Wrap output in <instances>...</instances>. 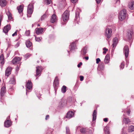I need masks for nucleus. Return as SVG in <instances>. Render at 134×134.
Returning a JSON list of instances; mask_svg holds the SVG:
<instances>
[{
	"instance_id": "864d4df0",
	"label": "nucleus",
	"mask_w": 134,
	"mask_h": 134,
	"mask_svg": "<svg viewBox=\"0 0 134 134\" xmlns=\"http://www.w3.org/2000/svg\"><path fill=\"white\" fill-rule=\"evenodd\" d=\"M101 0H96L97 3V4H99L100 3Z\"/></svg>"
},
{
	"instance_id": "774afa93",
	"label": "nucleus",
	"mask_w": 134,
	"mask_h": 134,
	"mask_svg": "<svg viewBox=\"0 0 134 134\" xmlns=\"http://www.w3.org/2000/svg\"><path fill=\"white\" fill-rule=\"evenodd\" d=\"M37 26H40V25L39 24H38L37 25Z\"/></svg>"
},
{
	"instance_id": "b1692460",
	"label": "nucleus",
	"mask_w": 134,
	"mask_h": 134,
	"mask_svg": "<svg viewBox=\"0 0 134 134\" xmlns=\"http://www.w3.org/2000/svg\"><path fill=\"white\" fill-rule=\"evenodd\" d=\"M6 1L5 0H0V5L2 7L6 5Z\"/></svg>"
},
{
	"instance_id": "e2e57ef3",
	"label": "nucleus",
	"mask_w": 134,
	"mask_h": 134,
	"mask_svg": "<svg viewBox=\"0 0 134 134\" xmlns=\"http://www.w3.org/2000/svg\"><path fill=\"white\" fill-rule=\"evenodd\" d=\"M107 51H103V54H105L106 53V52Z\"/></svg>"
},
{
	"instance_id": "bf43d9fd",
	"label": "nucleus",
	"mask_w": 134,
	"mask_h": 134,
	"mask_svg": "<svg viewBox=\"0 0 134 134\" xmlns=\"http://www.w3.org/2000/svg\"><path fill=\"white\" fill-rule=\"evenodd\" d=\"M85 58L86 60H88L89 58L88 57V56H87L85 57Z\"/></svg>"
},
{
	"instance_id": "4d7b16f0",
	"label": "nucleus",
	"mask_w": 134,
	"mask_h": 134,
	"mask_svg": "<svg viewBox=\"0 0 134 134\" xmlns=\"http://www.w3.org/2000/svg\"><path fill=\"white\" fill-rule=\"evenodd\" d=\"M49 116L48 115H46L45 118V120H47L49 118Z\"/></svg>"
},
{
	"instance_id": "6e6552de",
	"label": "nucleus",
	"mask_w": 134,
	"mask_h": 134,
	"mask_svg": "<svg viewBox=\"0 0 134 134\" xmlns=\"http://www.w3.org/2000/svg\"><path fill=\"white\" fill-rule=\"evenodd\" d=\"M74 116V113L72 111H69L67 113L66 117L68 119H70Z\"/></svg>"
},
{
	"instance_id": "2f4dec72",
	"label": "nucleus",
	"mask_w": 134,
	"mask_h": 134,
	"mask_svg": "<svg viewBox=\"0 0 134 134\" xmlns=\"http://www.w3.org/2000/svg\"><path fill=\"white\" fill-rule=\"evenodd\" d=\"M88 130V129L86 128H82L80 130L81 132L83 134L86 133Z\"/></svg>"
},
{
	"instance_id": "58836bf2",
	"label": "nucleus",
	"mask_w": 134,
	"mask_h": 134,
	"mask_svg": "<svg viewBox=\"0 0 134 134\" xmlns=\"http://www.w3.org/2000/svg\"><path fill=\"white\" fill-rule=\"evenodd\" d=\"M125 63L124 62H122L120 65V69H123L124 68L125 66Z\"/></svg>"
},
{
	"instance_id": "79ce46f5",
	"label": "nucleus",
	"mask_w": 134,
	"mask_h": 134,
	"mask_svg": "<svg viewBox=\"0 0 134 134\" xmlns=\"http://www.w3.org/2000/svg\"><path fill=\"white\" fill-rule=\"evenodd\" d=\"M25 35L27 36H29L30 35V31L29 30H27L25 33Z\"/></svg>"
},
{
	"instance_id": "0e129e2a",
	"label": "nucleus",
	"mask_w": 134,
	"mask_h": 134,
	"mask_svg": "<svg viewBox=\"0 0 134 134\" xmlns=\"http://www.w3.org/2000/svg\"><path fill=\"white\" fill-rule=\"evenodd\" d=\"M29 56V54H27L25 55V57H28Z\"/></svg>"
},
{
	"instance_id": "8fccbe9b",
	"label": "nucleus",
	"mask_w": 134,
	"mask_h": 134,
	"mask_svg": "<svg viewBox=\"0 0 134 134\" xmlns=\"http://www.w3.org/2000/svg\"><path fill=\"white\" fill-rule=\"evenodd\" d=\"M20 42H18L15 45V47H18L19 46L20 44Z\"/></svg>"
},
{
	"instance_id": "ddd939ff",
	"label": "nucleus",
	"mask_w": 134,
	"mask_h": 134,
	"mask_svg": "<svg viewBox=\"0 0 134 134\" xmlns=\"http://www.w3.org/2000/svg\"><path fill=\"white\" fill-rule=\"evenodd\" d=\"M75 100H72V98L71 97H69L68 99V100H67V104L69 106L73 104L74 102L75 101Z\"/></svg>"
},
{
	"instance_id": "a19ab883",
	"label": "nucleus",
	"mask_w": 134,
	"mask_h": 134,
	"mask_svg": "<svg viewBox=\"0 0 134 134\" xmlns=\"http://www.w3.org/2000/svg\"><path fill=\"white\" fill-rule=\"evenodd\" d=\"M44 1L47 3V5L50 4L51 2V0H44Z\"/></svg>"
},
{
	"instance_id": "c03bdc74",
	"label": "nucleus",
	"mask_w": 134,
	"mask_h": 134,
	"mask_svg": "<svg viewBox=\"0 0 134 134\" xmlns=\"http://www.w3.org/2000/svg\"><path fill=\"white\" fill-rule=\"evenodd\" d=\"M46 17V14H44L41 17V20H43L44 19V18Z\"/></svg>"
},
{
	"instance_id": "39448f33",
	"label": "nucleus",
	"mask_w": 134,
	"mask_h": 134,
	"mask_svg": "<svg viewBox=\"0 0 134 134\" xmlns=\"http://www.w3.org/2000/svg\"><path fill=\"white\" fill-rule=\"evenodd\" d=\"M105 35L108 38H109L111 36L112 32V30L110 28H109L108 27L106 28L105 30Z\"/></svg>"
},
{
	"instance_id": "6e6d98bb",
	"label": "nucleus",
	"mask_w": 134,
	"mask_h": 134,
	"mask_svg": "<svg viewBox=\"0 0 134 134\" xmlns=\"http://www.w3.org/2000/svg\"><path fill=\"white\" fill-rule=\"evenodd\" d=\"M116 3L117 4H120V0H116Z\"/></svg>"
},
{
	"instance_id": "cd10ccee",
	"label": "nucleus",
	"mask_w": 134,
	"mask_h": 134,
	"mask_svg": "<svg viewBox=\"0 0 134 134\" xmlns=\"http://www.w3.org/2000/svg\"><path fill=\"white\" fill-rule=\"evenodd\" d=\"M25 44L27 48H30L32 46V43L30 41H26L25 42Z\"/></svg>"
},
{
	"instance_id": "a211bd4d",
	"label": "nucleus",
	"mask_w": 134,
	"mask_h": 134,
	"mask_svg": "<svg viewBox=\"0 0 134 134\" xmlns=\"http://www.w3.org/2000/svg\"><path fill=\"white\" fill-rule=\"evenodd\" d=\"M6 92V89L5 87H2L1 90V97L3 96Z\"/></svg>"
},
{
	"instance_id": "3c124183",
	"label": "nucleus",
	"mask_w": 134,
	"mask_h": 134,
	"mask_svg": "<svg viewBox=\"0 0 134 134\" xmlns=\"http://www.w3.org/2000/svg\"><path fill=\"white\" fill-rule=\"evenodd\" d=\"M71 2L73 3H76L77 1V0H71Z\"/></svg>"
},
{
	"instance_id": "c9c22d12",
	"label": "nucleus",
	"mask_w": 134,
	"mask_h": 134,
	"mask_svg": "<svg viewBox=\"0 0 134 134\" xmlns=\"http://www.w3.org/2000/svg\"><path fill=\"white\" fill-rule=\"evenodd\" d=\"M105 134H110L109 129L107 127H105L104 129Z\"/></svg>"
},
{
	"instance_id": "dca6fc26",
	"label": "nucleus",
	"mask_w": 134,
	"mask_h": 134,
	"mask_svg": "<svg viewBox=\"0 0 134 134\" xmlns=\"http://www.w3.org/2000/svg\"><path fill=\"white\" fill-rule=\"evenodd\" d=\"M12 122L10 121L7 120L5 121L4 123V126L5 127H8L11 126Z\"/></svg>"
},
{
	"instance_id": "a878e982",
	"label": "nucleus",
	"mask_w": 134,
	"mask_h": 134,
	"mask_svg": "<svg viewBox=\"0 0 134 134\" xmlns=\"http://www.w3.org/2000/svg\"><path fill=\"white\" fill-rule=\"evenodd\" d=\"M87 47L86 46L84 47L81 50V52L83 55H85L87 53Z\"/></svg>"
},
{
	"instance_id": "20e7f679",
	"label": "nucleus",
	"mask_w": 134,
	"mask_h": 134,
	"mask_svg": "<svg viewBox=\"0 0 134 134\" xmlns=\"http://www.w3.org/2000/svg\"><path fill=\"white\" fill-rule=\"evenodd\" d=\"M76 42L75 41L71 43L70 45V51H68V52L69 53V52H71L74 51H75V50L77 48L76 46Z\"/></svg>"
},
{
	"instance_id": "f704fd0d",
	"label": "nucleus",
	"mask_w": 134,
	"mask_h": 134,
	"mask_svg": "<svg viewBox=\"0 0 134 134\" xmlns=\"http://www.w3.org/2000/svg\"><path fill=\"white\" fill-rule=\"evenodd\" d=\"M66 87L65 86H63L61 88V91L63 93H65L66 91Z\"/></svg>"
},
{
	"instance_id": "13d9d810",
	"label": "nucleus",
	"mask_w": 134,
	"mask_h": 134,
	"mask_svg": "<svg viewBox=\"0 0 134 134\" xmlns=\"http://www.w3.org/2000/svg\"><path fill=\"white\" fill-rule=\"evenodd\" d=\"M103 50L104 51H108V49L106 48H105L104 47V48L103 49Z\"/></svg>"
},
{
	"instance_id": "412c9836",
	"label": "nucleus",
	"mask_w": 134,
	"mask_h": 134,
	"mask_svg": "<svg viewBox=\"0 0 134 134\" xmlns=\"http://www.w3.org/2000/svg\"><path fill=\"white\" fill-rule=\"evenodd\" d=\"M17 9L18 10V12L20 14H23L22 11L23 9V5H20L17 7Z\"/></svg>"
},
{
	"instance_id": "393cba45",
	"label": "nucleus",
	"mask_w": 134,
	"mask_h": 134,
	"mask_svg": "<svg viewBox=\"0 0 134 134\" xmlns=\"http://www.w3.org/2000/svg\"><path fill=\"white\" fill-rule=\"evenodd\" d=\"M109 55L107 54L105 56V58L104 60V62L106 63H108L109 61Z\"/></svg>"
},
{
	"instance_id": "a18cd8bd",
	"label": "nucleus",
	"mask_w": 134,
	"mask_h": 134,
	"mask_svg": "<svg viewBox=\"0 0 134 134\" xmlns=\"http://www.w3.org/2000/svg\"><path fill=\"white\" fill-rule=\"evenodd\" d=\"M18 31V30H17L12 35V36L13 37L15 36H16L17 35V32Z\"/></svg>"
},
{
	"instance_id": "bb28decb",
	"label": "nucleus",
	"mask_w": 134,
	"mask_h": 134,
	"mask_svg": "<svg viewBox=\"0 0 134 134\" xmlns=\"http://www.w3.org/2000/svg\"><path fill=\"white\" fill-rule=\"evenodd\" d=\"M97 114V111L96 110H94L93 112V120H95L96 118V115Z\"/></svg>"
},
{
	"instance_id": "f03ea898",
	"label": "nucleus",
	"mask_w": 134,
	"mask_h": 134,
	"mask_svg": "<svg viewBox=\"0 0 134 134\" xmlns=\"http://www.w3.org/2000/svg\"><path fill=\"white\" fill-rule=\"evenodd\" d=\"M33 3H31L28 5L27 9V16L30 17L31 16L29 15H31L33 12Z\"/></svg>"
},
{
	"instance_id": "f257e3e1",
	"label": "nucleus",
	"mask_w": 134,
	"mask_h": 134,
	"mask_svg": "<svg viewBox=\"0 0 134 134\" xmlns=\"http://www.w3.org/2000/svg\"><path fill=\"white\" fill-rule=\"evenodd\" d=\"M126 10L123 9L121 10L119 13V18L121 21H122L125 18L126 16Z\"/></svg>"
},
{
	"instance_id": "603ef678",
	"label": "nucleus",
	"mask_w": 134,
	"mask_h": 134,
	"mask_svg": "<svg viewBox=\"0 0 134 134\" xmlns=\"http://www.w3.org/2000/svg\"><path fill=\"white\" fill-rule=\"evenodd\" d=\"M82 64V62H80L78 65H77V67L78 68H79L80 67L81 65Z\"/></svg>"
},
{
	"instance_id": "de8ad7c7",
	"label": "nucleus",
	"mask_w": 134,
	"mask_h": 134,
	"mask_svg": "<svg viewBox=\"0 0 134 134\" xmlns=\"http://www.w3.org/2000/svg\"><path fill=\"white\" fill-rule=\"evenodd\" d=\"M80 80L81 81H82L84 79V77L82 76H80Z\"/></svg>"
},
{
	"instance_id": "473e14b6",
	"label": "nucleus",
	"mask_w": 134,
	"mask_h": 134,
	"mask_svg": "<svg viewBox=\"0 0 134 134\" xmlns=\"http://www.w3.org/2000/svg\"><path fill=\"white\" fill-rule=\"evenodd\" d=\"M128 131L131 132L134 131V126L132 125L130 126L129 128Z\"/></svg>"
},
{
	"instance_id": "69168bd1",
	"label": "nucleus",
	"mask_w": 134,
	"mask_h": 134,
	"mask_svg": "<svg viewBox=\"0 0 134 134\" xmlns=\"http://www.w3.org/2000/svg\"><path fill=\"white\" fill-rule=\"evenodd\" d=\"M19 67H18V66H17V67L16 68V70H17V69H19Z\"/></svg>"
},
{
	"instance_id": "5701e85b",
	"label": "nucleus",
	"mask_w": 134,
	"mask_h": 134,
	"mask_svg": "<svg viewBox=\"0 0 134 134\" xmlns=\"http://www.w3.org/2000/svg\"><path fill=\"white\" fill-rule=\"evenodd\" d=\"M128 7L131 9H134V2L131 1L130 2L129 4Z\"/></svg>"
},
{
	"instance_id": "4468645a",
	"label": "nucleus",
	"mask_w": 134,
	"mask_h": 134,
	"mask_svg": "<svg viewBox=\"0 0 134 134\" xmlns=\"http://www.w3.org/2000/svg\"><path fill=\"white\" fill-rule=\"evenodd\" d=\"M12 68L8 66L6 69L5 71V75L8 77L11 74Z\"/></svg>"
},
{
	"instance_id": "37998d69",
	"label": "nucleus",
	"mask_w": 134,
	"mask_h": 134,
	"mask_svg": "<svg viewBox=\"0 0 134 134\" xmlns=\"http://www.w3.org/2000/svg\"><path fill=\"white\" fill-rule=\"evenodd\" d=\"M41 39H42L41 37H35V40L36 41L39 42L41 41Z\"/></svg>"
},
{
	"instance_id": "0eeeda50",
	"label": "nucleus",
	"mask_w": 134,
	"mask_h": 134,
	"mask_svg": "<svg viewBox=\"0 0 134 134\" xmlns=\"http://www.w3.org/2000/svg\"><path fill=\"white\" fill-rule=\"evenodd\" d=\"M59 80L58 77H56L55 78V79L54 80L53 82V86L54 88V89L55 90V92H56V90L57 89V87L59 85Z\"/></svg>"
},
{
	"instance_id": "09e8293b",
	"label": "nucleus",
	"mask_w": 134,
	"mask_h": 134,
	"mask_svg": "<svg viewBox=\"0 0 134 134\" xmlns=\"http://www.w3.org/2000/svg\"><path fill=\"white\" fill-rule=\"evenodd\" d=\"M3 18V17L1 15H0V26L1 25V22Z\"/></svg>"
},
{
	"instance_id": "c756f323",
	"label": "nucleus",
	"mask_w": 134,
	"mask_h": 134,
	"mask_svg": "<svg viewBox=\"0 0 134 134\" xmlns=\"http://www.w3.org/2000/svg\"><path fill=\"white\" fill-rule=\"evenodd\" d=\"M123 122L125 124H128L131 122L130 119L128 118H124L123 119Z\"/></svg>"
},
{
	"instance_id": "680f3d73",
	"label": "nucleus",
	"mask_w": 134,
	"mask_h": 134,
	"mask_svg": "<svg viewBox=\"0 0 134 134\" xmlns=\"http://www.w3.org/2000/svg\"><path fill=\"white\" fill-rule=\"evenodd\" d=\"M126 65H127L126 66H127L128 65V64H129V62L128 61L126 60Z\"/></svg>"
},
{
	"instance_id": "49530a36",
	"label": "nucleus",
	"mask_w": 134,
	"mask_h": 134,
	"mask_svg": "<svg viewBox=\"0 0 134 134\" xmlns=\"http://www.w3.org/2000/svg\"><path fill=\"white\" fill-rule=\"evenodd\" d=\"M96 63L97 64H98L99 63V62H100V60L99 58H98L96 59Z\"/></svg>"
},
{
	"instance_id": "c85d7f7f",
	"label": "nucleus",
	"mask_w": 134,
	"mask_h": 134,
	"mask_svg": "<svg viewBox=\"0 0 134 134\" xmlns=\"http://www.w3.org/2000/svg\"><path fill=\"white\" fill-rule=\"evenodd\" d=\"M4 60L3 55L2 54L0 56V63L2 64H3L4 63Z\"/></svg>"
},
{
	"instance_id": "e433bc0d",
	"label": "nucleus",
	"mask_w": 134,
	"mask_h": 134,
	"mask_svg": "<svg viewBox=\"0 0 134 134\" xmlns=\"http://www.w3.org/2000/svg\"><path fill=\"white\" fill-rule=\"evenodd\" d=\"M9 83L10 84H15V80L14 78H12L9 81Z\"/></svg>"
},
{
	"instance_id": "7ed1b4c3",
	"label": "nucleus",
	"mask_w": 134,
	"mask_h": 134,
	"mask_svg": "<svg viewBox=\"0 0 134 134\" xmlns=\"http://www.w3.org/2000/svg\"><path fill=\"white\" fill-rule=\"evenodd\" d=\"M69 12L67 10H66L62 15V19L64 22H66L69 20Z\"/></svg>"
},
{
	"instance_id": "7c9ffc66",
	"label": "nucleus",
	"mask_w": 134,
	"mask_h": 134,
	"mask_svg": "<svg viewBox=\"0 0 134 134\" xmlns=\"http://www.w3.org/2000/svg\"><path fill=\"white\" fill-rule=\"evenodd\" d=\"M80 10V9L79 8H78L77 10V11L76 12L75 18L76 20H77V19L79 18V11Z\"/></svg>"
},
{
	"instance_id": "aec40b11",
	"label": "nucleus",
	"mask_w": 134,
	"mask_h": 134,
	"mask_svg": "<svg viewBox=\"0 0 134 134\" xmlns=\"http://www.w3.org/2000/svg\"><path fill=\"white\" fill-rule=\"evenodd\" d=\"M57 20L56 15L55 14H53L51 17V22L52 23H53L56 21Z\"/></svg>"
},
{
	"instance_id": "ea45409f",
	"label": "nucleus",
	"mask_w": 134,
	"mask_h": 134,
	"mask_svg": "<svg viewBox=\"0 0 134 134\" xmlns=\"http://www.w3.org/2000/svg\"><path fill=\"white\" fill-rule=\"evenodd\" d=\"M66 134H70V130L67 127H66Z\"/></svg>"
},
{
	"instance_id": "4c0bfd02",
	"label": "nucleus",
	"mask_w": 134,
	"mask_h": 134,
	"mask_svg": "<svg viewBox=\"0 0 134 134\" xmlns=\"http://www.w3.org/2000/svg\"><path fill=\"white\" fill-rule=\"evenodd\" d=\"M122 134H127V130L125 127L122 128Z\"/></svg>"
},
{
	"instance_id": "4be33fe9",
	"label": "nucleus",
	"mask_w": 134,
	"mask_h": 134,
	"mask_svg": "<svg viewBox=\"0 0 134 134\" xmlns=\"http://www.w3.org/2000/svg\"><path fill=\"white\" fill-rule=\"evenodd\" d=\"M59 104L61 107H63L64 106L66 105L67 104V100L65 99L62 100L60 103Z\"/></svg>"
},
{
	"instance_id": "1a4fd4ad",
	"label": "nucleus",
	"mask_w": 134,
	"mask_h": 134,
	"mask_svg": "<svg viewBox=\"0 0 134 134\" xmlns=\"http://www.w3.org/2000/svg\"><path fill=\"white\" fill-rule=\"evenodd\" d=\"M124 53L125 57L126 58L127 57L129 53V49L128 46L127 45H126L124 48Z\"/></svg>"
},
{
	"instance_id": "2eb2a0df",
	"label": "nucleus",
	"mask_w": 134,
	"mask_h": 134,
	"mask_svg": "<svg viewBox=\"0 0 134 134\" xmlns=\"http://www.w3.org/2000/svg\"><path fill=\"white\" fill-rule=\"evenodd\" d=\"M132 34V31L131 30H130L127 32V37L129 41L131 40Z\"/></svg>"
},
{
	"instance_id": "9d476101",
	"label": "nucleus",
	"mask_w": 134,
	"mask_h": 134,
	"mask_svg": "<svg viewBox=\"0 0 134 134\" xmlns=\"http://www.w3.org/2000/svg\"><path fill=\"white\" fill-rule=\"evenodd\" d=\"M22 58L20 57H15L12 60V63L13 64H16L19 63L21 60Z\"/></svg>"
},
{
	"instance_id": "338daca9",
	"label": "nucleus",
	"mask_w": 134,
	"mask_h": 134,
	"mask_svg": "<svg viewBox=\"0 0 134 134\" xmlns=\"http://www.w3.org/2000/svg\"><path fill=\"white\" fill-rule=\"evenodd\" d=\"M34 24H32V27H33L34 26Z\"/></svg>"
},
{
	"instance_id": "9b49d317",
	"label": "nucleus",
	"mask_w": 134,
	"mask_h": 134,
	"mask_svg": "<svg viewBox=\"0 0 134 134\" xmlns=\"http://www.w3.org/2000/svg\"><path fill=\"white\" fill-rule=\"evenodd\" d=\"M10 29L11 27L10 25L9 24L5 26H4L3 29V31L6 34Z\"/></svg>"
},
{
	"instance_id": "6ab92c4d",
	"label": "nucleus",
	"mask_w": 134,
	"mask_h": 134,
	"mask_svg": "<svg viewBox=\"0 0 134 134\" xmlns=\"http://www.w3.org/2000/svg\"><path fill=\"white\" fill-rule=\"evenodd\" d=\"M118 41V38L117 37H115L114 38L113 40V43L112 45L113 48L115 47L116 46L117 44Z\"/></svg>"
},
{
	"instance_id": "f3484780",
	"label": "nucleus",
	"mask_w": 134,
	"mask_h": 134,
	"mask_svg": "<svg viewBox=\"0 0 134 134\" xmlns=\"http://www.w3.org/2000/svg\"><path fill=\"white\" fill-rule=\"evenodd\" d=\"M36 33L37 35L42 34L43 31V29L42 27L36 28L35 29Z\"/></svg>"
},
{
	"instance_id": "5fc2aeb1",
	"label": "nucleus",
	"mask_w": 134,
	"mask_h": 134,
	"mask_svg": "<svg viewBox=\"0 0 134 134\" xmlns=\"http://www.w3.org/2000/svg\"><path fill=\"white\" fill-rule=\"evenodd\" d=\"M108 120V118H105L103 120L104 122H106Z\"/></svg>"
},
{
	"instance_id": "72a5a7b5",
	"label": "nucleus",
	"mask_w": 134,
	"mask_h": 134,
	"mask_svg": "<svg viewBox=\"0 0 134 134\" xmlns=\"http://www.w3.org/2000/svg\"><path fill=\"white\" fill-rule=\"evenodd\" d=\"M6 14L8 16V19H12V17L11 14L9 11H8Z\"/></svg>"
},
{
	"instance_id": "052dcab7",
	"label": "nucleus",
	"mask_w": 134,
	"mask_h": 134,
	"mask_svg": "<svg viewBox=\"0 0 134 134\" xmlns=\"http://www.w3.org/2000/svg\"><path fill=\"white\" fill-rule=\"evenodd\" d=\"M130 110H129L127 112V114L128 115H129L130 114Z\"/></svg>"
},
{
	"instance_id": "f8f14e48",
	"label": "nucleus",
	"mask_w": 134,
	"mask_h": 134,
	"mask_svg": "<svg viewBox=\"0 0 134 134\" xmlns=\"http://www.w3.org/2000/svg\"><path fill=\"white\" fill-rule=\"evenodd\" d=\"M36 76L37 77V76H40L41 73V72L42 70L40 66H37L36 67Z\"/></svg>"
},
{
	"instance_id": "423d86ee",
	"label": "nucleus",
	"mask_w": 134,
	"mask_h": 134,
	"mask_svg": "<svg viewBox=\"0 0 134 134\" xmlns=\"http://www.w3.org/2000/svg\"><path fill=\"white\" fill-rule=\"evenodd\" d=\"M26 95L27 94V93L28 92H29V91L27 90V89L28 90H30L32 88V83L31 81L29 80H28V82L27 83L26 85Z\"/></svg>"
}]
</instances>
